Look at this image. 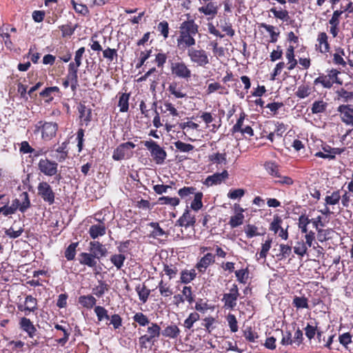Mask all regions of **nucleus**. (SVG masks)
<instances>
[{
    "label": "nucleus",
    "instance_id": "22",
    "mask_svg": "<svg viewBox=\"0 0 353 353\" xmlns=\"http://www.w3.org/2000/svg\"><path fill=\"white\" fill-rule=\"evenodd\" d=\"M227 179H228V172L227 170H223L221 173L216 172L213 174L208 175L204 183L206 184L207 186H212V185L221 183Z\"/></svg>",
    "mask_w": 353,
    "mask_h": 353
},
{
    "label": "nucleus",
    "instance_id": "11",
    "mask_svg": "<svg viewBox=\"0 0 353 353\" xmlns=\"http://www.w3.org/2000/svg\"><path fill=\"white\" fill-rule=\"evenodd\" d=\"M239 287L236 283H233L229 292L224 293L222 298L223 307L229 310H234L236 305V301L239 296Z\"/></svg>",
    "mask_w": 353,
    "mask_h": 353
},
{
    "label": "nucleus",
    "instance_id": "63",
    "mask_svg": "<svg viewBox=\"0 0 353 353\" xmlns=\"http://www.w3.org/2000/svg\"><path fill=\"white\" fill-rule=\"evenodd\" d=\"M77 27V26L72 27L70 23H66L65 25L59 26V28L61 32V37H68L73 35Z\"/></svg>",
    "mask_w": 353,
    "mask_h": 353
},
{
    "label": "nucleus",
    "instance_id": "1",
    "mask_svg": "<svg viewBox=\"0 0 353 353\" xmlns=\"http://www.w3.org/2000/svg\"><path fill=\"white\" fill-rule=\"evenodd\" d=\"M326 72L327 74H320L319 77L314 80L313 83L314 85L320 84L326 89L332 88L334 83L343 84L341 79L339 77V74L341 73L339 70L332 68L327 70Z\"/></svg>",
    "mask_w": 353,
    "mask_h": 353
},
{
    "label": "nucleus",
    "instance_id": "19",
    "mask_svg": "<svg viewBox=\"0 0 353 353\" xmlns=\"http://www.w3.org/2000/svg\"><path fill=\"white\" fill-rule=\"evenodd\" d=\"M216 255L207 253L196 263L195 268L199 273H205L211 264L215 263Z\"/></svg>",
    "mask_w": 353,
    "mask_h": 353
},
{
    "label": "nucleus",
    "instance_id": "50",
    "mask_svg": "<svg viewBox=\"0 0 353 353\" xmlns=\"http://www.w3.org/2000/svg\"><path fill=\"white\" fill-rule=\"evenodd\" d=\"M274 183L275 184L287 185L288 186H290V185H292L294 183V181L292 178L290 176L282 175L281 174V170H279L277 175H276L274 177Z\"/></svg>",
    "mask_w": 353,
    "mask_h": 353
},
{
    "label": "nucleus",
    "instance_id": "49",
    "mask_svg": "<svg viewBox=\"0 0 353 353\" xmlns=\"http://www.w3.org/2000/svg\"><path fill=\"white\" fill-rule=\"evenodd\" d=\"M194 198L190 203V208L194 210L198 211L199 209H201L203 206V202L202 199L203 197V193L201 192H194Z\"/></svg>",
    "mask_w": 353,
    "mask_h": 353
},
{
    "label": "nucleus",
    "instance_id": "51",
    "mask_svg": "<svg viewBox=\"0 0 353 353\" xmlns=\"http://www.w3.org/2000/svg\"><path fill=\"white\" fill-rule=\"evenodd\" d=\"M246 117L247 115L244 112L240 113L235 125L230 130L232 134H235L236 132H241L243 129V121Z\"/></svg>",
    "mask_w": 353,
    "mask_h": 353
},
{
    "label": "nucleus",
    "instance_id": "37",
    "mask_svg": "<svg viewBox=\"0 0 353 353\" xmlns=\"http://www.w3.org/2000/svg\"><path fill=\"white\" fill-rule=\"evenodd\" d=\"M135 291L138 293L139 300L143 304H145L150 295V290L148 288L145 283H142V285L139 283L138 285L135 287Z\"/></svg>",
    "mask_w": 353,
    "mask_h": 353
},
{
    "label": "nucleus",
    "instance_id": "2",
    "mask_svg": "<svg viewBox=\"0 0 353 353\" xmlns=\"http://www.w3.org/2000/svg\"><path fill=\"white\" fill-rule=\"evenodd\" d=\"M37 169L40 173L48 177H54L57 183L62 179L61 173H58V163L54 160L48 158L41 159L37 163Z\"/></svg>",
    "mask_w": 353,
    "mask_h": 353
},
{
    "label": "nucleus",
    "instance_id": "41",
    "mask_svg": "<svg viewBox=\"0 0 353 353\" xmlns=\"http://www.w3.org/2000/svg\"><path fill=\"white\" fill-rule=\"evenodd\" d=\"M196 275L195 269H190V270L185 269L181 272L180 281L182 283H189L194 280Z\"/></svg>",
    "mask_w": 353,
    "mask_h": 353
},
{
    "label": "nucleus",
    "instance_id": "9",
    "mask_svg": "<svg viewBox=\"0 0 353 353\" xmlns=\"http://www.w3.org/2000/svg\"><path fill=\"white\" fill-rule=\"evenodd\" d=\"M171 74L175 77L189 79L191 77V70L183 61H170Z\"/></svg>",
    "mask_w": 353,
    "mask_h": 353
},
{
    "label": "nucleus",
    "instance_id": "36",
    "mask_svg": "<svg viewBox=\"0 0 353 353\" xmlns=\"http://www.w3.org/2000/svg\"><path fill=\"white\" fill-rule=\"evenodd\" d=\"M329 103L323 99H316L313 102L311 111L312 114H322L327 111Z\"/></svg>",
    "mask_w": 353,
    "mask_h": 353
},
{
    "label": "nucleus",
    "instance_id": "23",
    "mask_svg": "<svg viewBox=\"0 0 353 353\" xmlns=\"http://www.w3.org/2000/svg\"><path fill=\"white\" fill-rule=\"evenodd\" d=\"M235 214L232 216L230 220L229 221V225L231 228H236L243 224L244 215H243V209L239 205H234Z\"/></svg>",
    "mask_w": 353,
    "mask_h": 353
},
{
    "label": "nucleus",
    "instance_id": "57",
    "mask_svg": "<svg viewBox=\"0 0 353 353\" xmlns=\"http://www.w3.org/2000/svg\"><path fill=\"white\" fill-rule=\"evenodd\" d=\"M158 288L161 295L163 296H170L173 294L171 285L166 282H163V280L159 282Z\"/></svg>",
    "mask_w": 353,
    "mask_h": 353
},
{
    "label": "nucleus",
    "instance_id": "40",
    "mask_svg": "<svg viewBox=\"0 0 353 353\" xmlns=\"http://www.w3.org/2000/svg\"><path fill=\"white\" fill-rule=\"evenodd\" d=\"M263 168L268 174L275 178L280 170V165L274 161H267L263 164Z\"/></svg>",
    "mask_w": 353,
    "mask_h": 353
},
{
    "label": "nucleus",
    "instance_id": "61",
    "mask_svg": "<svg viewBox=\"0 0 353 353\" xmlns=\"http://www.w3.org/2000/svg\"><path fill=\"white\" fill-rule=\"evenodd\" d=\"M163 272L168 275L170 279L176 277L179 270L176 265L174 264H163Z\"/></svg>",
    "mask_w": 353,
    "mask_h": 353
},
{
    "label": "nucleus",
    "instance_id": "29",
    "mask_svg": "<svg viewBox=\"0 0 353 353\" xmlns=\"http://www.w3.org/2000/svg\"><path fill=\"white\" fill-rule=\"evenodd\" d=\"M77 110L79 113V117L81 122L85 123V125H88L92 120V109L80 103L77 106Z\"/></svg>",
    "mask_w": 353,
    "mask_h": 353
},
{
    "label": "nucleus",
    "instance_id": "17",
    "mask_svg": "<svg viewBox=\"0 0 353 353\" xmlns=\"http://www.w3.org/2000/svg\"><path fill=\"white\" fill-rule=\"evenodd\" d=\"M199 30V26L195 23L194 19H188L186 21L180 23L179 30L185 32L188 35L195 37Z\"/></svg>",
    "mask_w": 353,
    "mask_h": 353
},
{
    "label": "nucleus",
    "instance_id": "3",
    "mask_svg": "<svg viewBox=\"0 0 353 353\" xmlns=\"http://www.w3.org/2000/svg\"><path fill=\"white\" fill-rule=\"evenodd\" d=\"M147 325L146 334L141 335L138 340L141 348L146 349L148 347V343L154 345L161 334V329L159 324L150 321V324Z\"/></svg>",
    "mask_w": 353,
    "mask_h": 353
},
{
    "label": "nucleus",
    "instance_id": "32",
    "mask_svg": "<svg viewBox=\"0 0 353 353\" xmlns=\"http://www.w3.org/2000/svg\"><path fill=\"white\" fill-rule=\"evenodd\" d=\"M54 328L57 330H61L63 333V337L56 339V342L61 345H65L70 338L71 333V327L69 325L65 326L59 324H54Z\"/></svg>",
    "mask_w": 353,
    "mask_h": 353
},
{
    "label": "nucleus",
    "instance_id": "16",
    "mask_svg": "<svg viewBox=\"0 0 353 353\" xmlns=\"http://www.w3.org/2000/svg\"><path fill=\"white\" fill-rule=\"evenodd\" d=\"M341 121L346 125L353 127V107L350 105H341L337 108Z\"/></svg>",
    "mask_w": 353,
    "mask_h": 353
},
{
    "label": "nucleus",
    "instance_id": "15",
    "mask_svg": "<svg viewBox=\"0 0 353 353\" xmlns=\"http://www.w3.org/2000/svg\"><path fill=\"white\" fill-rule=\"evenodd\" d=\"M316 51L322 54H327L330 50V45L329 43V37L325 32L318 33L316 37V43L315 44Z\"/></svg>",
    "mask_w": 353,
    "mask_h": 353
},
{
    "label": "nucleus",
    "instance_id": "54",
    "mask_svg": "<svg viewBox=\"0 0 353 353\" xmlns=\"http://www.w3.org/2000/svg\"><path fill=\"white\" fill-rule=\"evenodd\" d=\"M132 319L140 326H145L150 324V319L147 315L142 313V312H138L134 314L132 316Z\"/></svg>",
    "mask_w": 353,
    "mask_h": 353
},
{
    "label": "nucleus",
    "instance_id": "30",
    "mask_svg": "<svg viewBox=\"0 0 353 353\" xmlns=\"http://www.w3.org/2000/svg\"><path fill=\"white\" fill-rule=\"evenodd\" d=\"M118 106L119 108V112H126L129 110V100L130 98V92H118Z\"/></svg>",
    "mask_w": 353,
    "mask_h": 353
},
{
    "label": "nucleus",
    "instance_id": "12",
    "mask_svg": "<svg viewBox=\"0 0 353 353\" xmlns=\"http://www.w3.org/2000/svg\"><path fill=\"white\" fill-rule=\"evenodd\" d=\"M17 310L23 312L25 315H29L30 312H35L38 310V301L32 295L25 296L23 304H17Z\"/></svg>",
    "mask_w": 353,
    "mask_h": 353
},
{
    "label": "nucleus",
    "instance_id": "47",
    "mask_svg": "<svg viewBox=\"0 0 353 353\" xmlns=\"http://www.w3.org/2000/svg\"><path fill=\"white\" fill-rule=\"evenodd\" d=\"M312 93V88L307 84H301L297 88V90L295 92V95L296 97L299 99H304L308 97Z\"/></svg>",
    "mask_w": 353,
    "mask_h": 353
},
{
    "label": "nucleus",
    "instance_id": "38",
    "mask_svg": "<svg viewBox=\"0 0 353 353\" xmlns=\"http://www.w3.org/2000/svg\"><path fill=\"white\" fill-rule=\"evenodd\" d=\"M319 323L316 321H311L308 323L305 328H303L305 334L308 340L314 339L318 329Z\"/></svg>",
    "mask_w": 353,
    "mask_h": 353
},
{
    "label": "nucleus",
    "instance_id": "8",
    "mask_svg": "<svg viewBox=\"0 0 353 353\" xmlns=\"http://www.w3.org/2000/svg\"><path fill=\"white\" fill-rule=\"evenodd\" d=\"M37 195L50 205L54 203L56 193L50 183L47 181H43L37 184Z\"/></svg>",
    "mask_w": 353,
    "mask_h": 353
},
{
    "label": "nucleus",
    "instance_id": "5",
    "mask_svg": "<svg viewBox=\"0 0 353 353\" xmlns=\"http://www.w3.org/2000/svg\"><path fill=\"white\" fill-rule=\"evenodd\" d=\"M6 205L8 216L14 214L17 210H19L23 213L26 212L31 206L28 192H21L19 198H15L12 200L11 205H8V203Z\"/></svg>",
    "mask_w": 353,
    "mask_h": 353
},
{
    "label": "nucleus",
    "instance_id": "31",
    "mask_svg": "<svg viewBox=\"0 0 353 353\" xmlns=\"http://www.w3.org/2000/svg\"><path fill=\"white\" fill-rule=\"evenodd\" d=\"M295 47L290 45L285 51V57L288 60L287 68L288 70H292L296 68L298 61L294 54Z\"/></svg>",
    "mask_w": 353,
    "mask_h": 353
},
{
    "label": "nucleus",
    "instance_id": "62",
    "mask_svg": "<svg viewBox=\"0 0 353 353\" xmlns=\"http://www.w3.org/2000/svg\"><path fill=\"white\" fill-rule=\"evenodd\" d=\"M182 296L185 301H188L189 304H192L194 302V295L192 292L191 286H184L182 288Z\"/></svg>",
    "mask_w": 353,
    "mask_h": 353
},
{
    "label": "nucleus",
    "instance_id": "13",
    "mask_svg": "<svg viewBox=\"0 0 353 353\" xmlns=\"http://www.w3.org/2000/svg\"><path fill=\"white\" fill-rule=\"evenodd\" d=\"M196 44L195 37L186 34L185 32L179 30V35L176 38V46L179 50L187 51L191 49Z\"/></svg>",
    "mask_w": 353,
    "mask_h": 353
},
{
    "label": "nucleus",
    "instance_id": "53",
    "mask_svg": "<svg viewBox=\"0 0 353 353\" xmlns=\"http://www.w3.org/2000/svg\"><path fill=\"white\" fill-rule=\"evenodd\" d=\"M292 304L297 310H299V308H308L309 307L308 299L305 296H294Z\"/></svg>",
    "mask_w": 353,
    "mask_h": 353
},
{
    "label": "nucleus",
    "instance_id": "42",
    "mask_svg": "<svg viewBox=\"0 0 353 353\" xmlns=\"http://www.w3.org/2000/svg\"><path fill=\"white\" fill-rule=\"evenodd\" d=\"M110 286L105 281H98V285L92 288V293L94 295L101 297L109 290Z\"/></svg>",
    "mask_w": 353,
    "mask_h": 353
},
{
    "label": "nucleus",
    "instance_id": "52",
    "mask_svg": "<svg viewBox=\"0 0 353 353\" xmlns=\"http://www.w3.org/2000/svg\"><path fill=\"white\" fill-rule=\"evenodd\" d=\"M179 202H180L179 198H178V197H170V196H163L159 197V199H158L159 205H171L172 207L179 205Z\"/></svg>",
    "mask_w": 353,
    "mask_h": 353
},
{
    "label": "nucleus",
    "instance_id": "4",
    "mask_svg": "<svg viewBox=\"0 0 353 353\" xmlns=\"http://www.w3.org/2000/svg\"><path fill=\"white\" fill-rule=\"evenodd\" d=\"M58 131V125L54 121H39L34 125L33 132L37 133L41 132V139L44 141H50L57 134Z\"/></svg>",
    "mask_w": 353,
    "mask_h": 353
},
{
    "label": "nucleus",
    "instance_id": "34",
    "mask_svg": "<svg viewBox=\"0 0 353 353\" xmlns=\"http://www.w3.org/2000/svg\"><path fill=\"white\" fill-rule=\"evenodd\" d=\"M180 333L179 327L174 323L167 325L161 332L164 337L169 339H177L179 337Z\"/></svg>",
    "mask_w": 353,
    "mask_h": 353
},
{
    "label": "nucleus",
    "instance_id": "10",
    "mask_svg": "<svg viewBox=\"0 0 353 353\" xmlns=\"http://www.w3.org/2000/svg\"><path fill=\"white\" fill-rule=\"evenodd\" d=\"M135 144L132 141L124 142L119 145L114 149L112 154V159L116 161H120L125 159H130L132 152L131 150L134 149Z\"/></svg>",
    "mask_w": 353,
    "mask_h": 353
},
{
    "label": "nucleus",
    "instance_id": "18",
    "mask_svg": "<svg viewBox=\"0 0 353 353\" xmlns=\"http://www.w3.org/2000/svg\"><path fill=\"white\" fill-rule=\"evenodd\" d=\"M19 328L26 332L29 338L33 339L37 333L34 324L26 316H22L19 321Z\"/></svg>",
    "mask_w": 353,
    "mask_h": 353
},
{
    "label": "nucleus",
    "instance_id": "6",
    "mask_svg": "<svg viewBox=\"0 0 353 353\" xmlns=\"http://www.w3.org/2000/svg\"><path fill=\"white\" fill-rule=\"evenodd\" d=\"M143 145L150 152V156L155 163L159 165L164 163L168 153L157 141L154 140L145 141L143 142Z\"/></svg>",
    "mask_w": 353,
    "mask_h": 353
},
{
    "label": "nucleus",
    "instance_id": "56",
    "mask_svg": "<svg viewBox=\"0 0 353 353\" xmlns=\"http://www.w3.org/2000/svg\"><path fill=\"white\" fill-rule=\"evenodd\" d=\"M78 245V241L76 243H72L65 250V257L68 261H70V260H73L75 258Z\"/></svg>",
    "mask_w": 353,
    "mask_h": 353
},
{
    "label": "nucleus",
    "instance_id": "24",
    "mask_svg": "<svg viewBox=\"0 0 353 353\" xmlns=\"http://www.w3.org/2000/svg\"><path fill=\"white\" fill-rule=\"evenodd\" d=\"M70 83V88L72 92H76L78 88V69L73 65L68 64V74L65 77Z\"/></svg>",
    "mask_w": 353,
    "mask_h": 353
},
{
    "label": "nucleus",
    "instance_id": "48",
    "mask_svg": "<svg viewBox=\"0 0 353 353\" xmlns=\"http://www.w3.org/2000/svg\"><path fill=\"white\" fill-rule=\"evenodd\" d=\"M200 315L197 312H192L186 319L184 320L183 325L186 330H190L192 328L194 322L199 321Z\"/></svg>",
    "mask_w": 353,
    "mask_h": 353
},
{
    "label": "nucleus",
    "instance_id": "43",
    "mask_svg": "<svg viewBox=\"0 0 353 353\" xmlns=\"http://www.w3.org/2000/svg\"><path fill=\"white\" fill-rule=\"evenodd\" d=\"M60 89L57 87H48L46 88L40 92V96L43 98L46 99V102H51L54 99V97L52 96V94L54 92H59Z\"/></svg>",
    "mask_w": 353,
    "mask_h": 353
},
{
    "label": "nucleus",
    "instance_id": "27",
    "mask_svg": "<svg viewBox=\"0 0 353 353\" xmlns=\"http://www.w3.org/2000/svg\"><path fill=\"white\" fill-rule=\"evenodd\" d=\"M106 226L103 221H100L99 224L92 225L90 227L88 233L91 239H96L99 236H103L106 234Z\"/></svg>",
    "mask_w": 353,
    "mask_h": 353
},
{
    "label": "nucleus",
    "instance_id": "26",
    "mask_svg": "<svg viewBox=\"0 0 353 353\" xmlns=\"http://www.w3.org/2000/svg\"><path fill=\"white\" fill-rule=\"evenodd\" d=\"M341 199V190L337 189L336 191L327 192V195L324 198V205L325 206L339 205Z\"/></svg>",
    "mask_w": 353,
    "mask_h": 353
},
{
    "label": "nucleus",
    "instance_id": "33",
    "mask_svg": "<svg viewBox=\"0 0 353 353\" xmlns=\"http://www.w3.org/2000/svg\"><path fill=\"white\" fill-rule=\"evenodd\" d=\"M205 6L199 8V12L204 14L205 16H210L211 18L216 17L218 12V7L216 3L211 1H207Z\"/></svg>",
    "mask_w": 353,
    "mask_h": 353
},
{
    "label": "nucleus",
    "instance_id": "58",
    "mask_svg": "<svg viewBox=\"0 0 353 353\" xmlns=\"http://www.w3.org/2000/svg\"><path fill=\"white\" fill-rule=\"evenodd\" d=\"M85 52V48L83 46L80 47L76 52L74 57V61L70 63V65H72L76 68L79 69L80 65L82 64V57Z\"/></svg>",
    "mask_w": 353,
    "mask_h": 353
},
{
    "label": "nucleus",
    "instance_id": "7",
    "mask_svg": "<svg viewBox=\"0 0 353 353\" xmlns=\"http://www.w3.org/2000/svg\"><path fill=\"white\" fill-rule=\"evenodd\" d=\"M187 55L191 63L197 66L205 67L210 63L208 52L203 49H196L193 46L187 51Z\"/></svg>",
    "mask_w": 353,
    "mask_h": 353
},
{
    "label": "nucleus",
    "instance_id": "44",
    "mask_svg": "<svg viewBox=\"0 0 353 353\" xmlns=\"http://www.w3.org/2000/svg\"><path fill=\"white\" fill-rule=\"evenodd\" d=\"M103 58L111 63L114 60L118 59V50L117 49H112L110 47H107L106 49L102 50Z\"/></svg>",
    "mask_w": 353,
    "mask_h": 353
},
{
    "label": "nucleus",
    "instance_id": "20",
    "mask_svg": "<svg viewBox=\"0 0 353 353\" xmlns=\"http://www.w3.org/2000/svg\"><path fill=\"white\" fill-rule=\"evenodd\" d=\"M89 250L94 255V257L97 260L105 257L107 255L108 250L103 243L99 241H90Z\"/></svg>",
    "mask_w": 353,
    "mask_h": 353
},
{
    "label": "nucleus",
    "instance_id": "28",
    "mask_svg": "<svg viewBox=\"0 0 353 353\" xmlns=\"http://www.w3.org/2000/svg\"><path fill=\"white\" fill-rule=\"evenodd\" d=\"M79 262L81 265H85L91 268H96L97 265V261L94 255L92 252H81L79 255Z\"/></svg>",
    "mask_w": 353,
    "mask_h": 353
},
{
    "label": "nucleus",
    "instance_id": "59",
    "mask_svg": "<svg viewBox=\"0 0 353 353\" xmlns=\"http://www.w3.org/2000/svg\"><path fill=\"white\" fill-rule=\"evenodd\" d=\"M307 247L303 240L296 241L294 247V252L303 257L307 252Z\"/></svg>",
    "mask_w": 353,
    "mask_h": 353
},
{
    "label": "nucleus",
    "instance_id": "45",
    "mask_svg": "<svg viewBox=\"0 0 353 353\" xmlns=\"http://www.w3.org/2000/svg\"><path fill=\"white\" fill-rule=\"evenodd\" d=\"M94 314L97 316L98 321H103L104 320H110V316L108 314V311L105 307L101 305H96L94 307Z\"/></svg>",
    "mask_w": 353,
    "mask_h": 353
},
{
    "label": "nucleus",
    "instance_id": "21",
    "mask_svg": "<svg viewBox=\"0 0 353 353\" xmlns=\"http://www.w3.org/2000/svg\"><path fill=\"white\" fill-rule=\"evenodd\" d=\"M195 222V216L192 215L190 211L187 208L183 212L182 216L176 221L175 225L188 228L190 226H194Z\"/></svg>",
    "mask_w": 353,
    "mask_h": 353
},
{
    "label": "nucleus",
    "instance_id": "14",
    "mask_svg": "<svg viewBox=\"0 0 353 353\" xmlns=\"http://www.w3.org/2000/svg\"><path fill=\"white\" fill-rule=\"evenodd\" d=\"M269 1L270 0H265ZM276 1V2L280 3L281 5H283L284 7L285 6V4L287 3V0H274ZM270 4H272V7L270 9V12L273 14V16L276 19H279L280 21L288 22L290 19L289 16V12L285 8H278L275 6L276 3L274 2H270Z\"/></svg>",
    "mask_w": 353,
    "mask_h": 353
},
{
    "label": "nucleus",
    "instance_id": "35",
    "mask_svg": "<svg viewBox=\"0 0 353 353\" xmlns=\"http://www.w3.org/2000/svg\"><path fill=\"white\" fill-rule=\"evenodd\" d=\"M148 225H150L153 230L151 231L150 234V237L155 239H160L161 236H165V238H168V234L163 228L159 225V222H150Z\"/></svg>",
    "mask_w": 353,
    "mask_h": 353
},
{
    "label": "nucleus",
    "instance_id": "25",
    "mask_svg": "<svg viewBox=\"0 0 353 353\" xmlns=\"http://www.w3.org/2000/svg\"><path fill=\"white\" fill-rule=\"evenodd\" d=\"M168 90L174 98L181 99L187 97V93L183 92V84L179 81H173L170 83Z\"/></svg>",
    "mask_w": 353,
    "mask_h": 353
},
{
    "label": "nucleus",
    "instance_id": "46",
    "mask_svg": "<svg viewBox=\"0 0 353 353\" xmlns=\"http://www.w3.org/2000/svg\"><path fill=\"white\" fill-rule=\"evenodd\" d=\"M126 256L125 254L119 253L112 254L110 256V261L117 269L120 270L122 268Z\"/></svg>",
    "mask_w": 353,
    "mask_h": 353
},
{
    "label": "nucleus",
    "instance_id": "55",
    "mask_svg": "<svg viewBox=\"0 0 353 353\" xmlns=\"http://www.w3.org/2000/svg\"><path fill=\"white\" fill-rule=\"evenodd\" d=\"M225 88L220 83L214 82L208 84V88L206 89V92L208 94L219 92V94L228 93V92H225Z\"/></svg>",
    "mask_w": 353,
    "mask_h": 353
},
{
    "label": "nucleus",
    "instance_id": "64",
    "mask_svg": "<svg viewBox=\"0 0 353 353\" xmlns=\"http://www.w3.org/2000/svg\"><path fill=\"white\" fill-rule=\"evenodd\" d=\"M157 30L162 35L163 39H167L169 36L170 27L167 21H163L159 23L157 26Z\"/></svg>",
    "mask_w": 353,
    "mask_h": 353
},
{
    "label": "nucleus",
    "instance_id": "39",
    "mask_svg": "<svg viewBox=\"0 0 353 353\" xmlns=\"http://www.w3.org/2000/svg\"><path fill=\"white\" fill-rule=\"evenodd\" d=\"M79 303L86 308H92L96 306L97 299L92 295H83L78 298Z\"/></svg>",
    "mask_w": 353,
    "mask_h": 353
},
{
    "label": "nucleus",
    "instance_id": "60",
    "mask_svg": "<svg viewBox=\"0 0 353 353\" xmlns=\"http://www.w3.org/2000/svg\"><path fill=\"white\" fill-rule=\"evenodd\" d=\"M292 254V247L289 245L280 244V253L276 254L278 259L281 260L288 258Z\"/></svg>",
    "mask_w": 353,
    "mask_h": 353
}]
</instances>
